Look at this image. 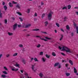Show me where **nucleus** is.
<instances>
[{"label":"nucleus","instance_id":"21","mask_svg":"<svg viewBox=\"0 0 78 78\" xmlns=\"http://www.w3.org/2000/svg\"><path fill=\"white\" fill-rule=\"evenodd\" d=\"M9 5L10 7H12V6H13V5H12V4L11 2L9 3Z\"/></svg>","mask_w":78,"mask_h":78},{"label":"nucleus","instance_id":"18","mask_svg":"<svg viewBox=\"0 0 78 78\" xmlns=\"http://www.w3.org/2000/svg\"><path fill=\"white\" fill-rule=\"evenodd\" d=\"M8 34L9 36H12V35H13V34L12 33L8 32Z\"/></svg>","mask_w":78,"mask_h":78},{"label":"nucleus","instance_id":"11","mask_svg":"<svg viewBox=\"0 0 78 78\" xmlns=\"http://www.w3.org/2000/svg\"><path fill=\"white\" fill-rule=\"evenodd\" d=\"M16 8H18V9H20V5L19 4H18L16 5Z\"/></svg>","mask_w":78,"mask_h":78},{"label":"nucleus","instance_id":"20","mask_svg":"<svg viewBox=\"0 0 78 78\" xmlns=\"http://www.w3.org/2000/svg\"><path fill=\"white\" fill-rule=\"evenodd\" d=\"M2 73H3L4 74H5V75L8 74V73L6 72V71H2Z\"/></svg>","mask_w":78,"mask_h":78},{"label":"nucleus","instance_id":"32","mask_svg":"<svg viewBox=\"0 0 78 78\" xmlns=\"http://www.w3.org/2000/svg\"><path fill=\"white\" fill-rule=\"evenodd\" d=\"M66 29H67L68 30H69V29H70V28L69 27V26L68 25H67L66 26Z\"/></svg>","mask_w":78,"mask_h":78},{"label":"nucleus","instance_id":"47","mask_svg":"<svg viewBox=\"0 0 78 78\" xmlns=\"http://www.w3.org/2000/svg\"><path fill=\"white\" fill-rule=\"evenodd\" d=\"M10 56V55L9 54H8V55H6V57L7 58H9V57Z\"/></svg>","mask_w":78,"mask_h":78},{"label":"nucleus","instance_id":"5","mask_svg":"<svg viewBox=\"0 0 78 78\" xmlns=\"http://www.w3.org/2000/svg\"><path fill=\"white\" fill-rule=\"evenodd\" d=\"M39 76L40 77V78H42L44 76V74L42 73H40L39 74Z\"/></svg>","mask_w":78,"mask_h":78},{"label":"nucleus","instance_id":"36","mask_svg":"<svg viewBox=\"0 0 78 78\" xmlns=\"http://www.w3.org/2000/svg\"><path fill=\"white\" fill-rule=\"evenodd\" d=\"M18 54L17 53H15L13 55V56H16Z\"/></svg>","mask_w":78,"mask_h":78},{"label":"nucleus","instance_id":"41","mask_svg":"<svg viewBox=\"0 0 78 78\" xmlns=\"http://www.w3.org/2000/svg\"><path fill=\"white\" fill-rule=\"evenodd\" d=\"M13 4H17V2H15L14 1H12Z\"/></svg>","mask_w":78,"mask_h":78},{"label":"nucleus","instance_id":"28","mask_svg":"<svg viewBox=\"0 0 78 78\" xmlns=\"http://www.w3.org/2000/svg\"><path fill=\"white\" fill-rule=\"evenodd\" d=\"M4 69L5 70H7V71H8V69L7 68H6V67L5 66L4 67Z\"/></svg>","mask_w":78,"mask_h":78},{"label":"nucleus","instance_id":"27","mask_svg":"<svg viewBox=\"0 0 78 78\" xmlns=\"http://www.w3.org/2000/svg\"><path fill=\"white\" fill-rule=\"evenodd\" d=\"M68 18L67 17H65L64 18V22H66V19H67Z\"/></svg>","mask_w":78,"mask_h":78},{"label":"nucleus","instance_id":"17","mask_svg":"<svg viewBox=\"0 0 78 78\" xmlns=\"http://www.w3.org/2000/svg\"><path fill=\"white\" fill-rule=\"evenodd\" d=\"M15 66L16 67H19L20 65L19 64H18V63H17L16 62V64H15Z\"/></svg>","mask_w":78,"mask_h":78},{"label":"nucleus","instance_id":"39","mask_svg":"<svg viewBox=\"0 0 78 78\" xmlns=\"http://www.w3.org/2000/svg\"><path fill=\"white\" fill-rule=\"evenodd\" d=\"M4 22H5V24H7V20L6 19H5L4 20Z\"/></svg>","mask_w":78,"mask_h":78},{"label":"nucleus","instance_id":"61","mask_svg":"<svg viewBox=\"0 0 78 78\" xmlns=\"http://www.w3.org/2000/svg\"><path fill=\"white\" fill-rule=\"evenodd\" d=\"M40 39L42 40V41H44V38H40Z\"/></svg>","mask_w":78,"mask_h":78},{"label":"nucleus","instance_id":"12","mask_svg":"<svg viewBox=\"0 0 78 78\" xmlns=\"http://www.w3.org/2000/svg\"><path fill=\"white\" fill-rule=\"evenodd\" d=\"M45 38L46 39H48V40H52L53 39L52 38H48L47 37H45Z\"/></svg>","mask_w":78,"mask_h":78},{"label":"nucleus","instance_id":"48","mask_svg":"<svg viewBox=\"0 0 78 78\" xmlns=\"http://www.w3.org/2000/svg\"><path fill=\"white\" fill-rule=\"evenodd\" d=\"M11 18L13 20H15V18L14 17H12Z\"/></svg>","mask_w":78,"mask_h":78},{"label":"nucleus","instance_id":"35","mask_svg":"<svg viewBox=\"0 0 78 78\" xmlns=\"http://www.w3.org/2000/svg\"><path fill=\"white\" fill-rule=\"evenodd\" d=\"M17 13L18 14L20 15V16H22V13H21L20 12H17Z\"/></svg>","mask_w":78,"mask_h":78},{"label":"nucleus","instance_id":"4","mask_svg":"<svg viewBox=\"0 0 78 78\" xmlns=\"http://www.w3.org/2000/svg\"><path fill=\"white\" fill-rule=\"evenodd\" d=\"M17 24L16 23L13 26V30H15L17 28Z\"/></svg>","mask_w":78,"mask_h":78},{"label":"nucleus","instance_id":"25","mask_svg":"<svg viewBox=\"0 0 78 78\" xmlns=\"http://www.w3.org/2000/svg\"><path fill=\"white\" fill-rule=\"evenodd\" d=\"M70 8H71V5H68V9H70Z\"/></svg>","mask_w":78,"mask_h":78},{"label":"nucleus","instance_id":"16","mask_svg":"<svg viewBox=\"0 0 78 78\" xmlns=\"http://www.w3.org/2000/svg\"><path fill=\"white\" fill-rule=\"evenodd\" d=\"M52 56H55L56 55V54H55V52H53L52 53Z\"/></svg>","mask_w":78,"mask_h":78},{"label":"nucleus","instance_id":"24","mask_svg":"<svg viewBox=\"0 0 78 78\" xmlns=\"http://www.w3.org/2000/svg\"><path fill=\"white\" fill-rule=\"evenodd\" d=\"M24 75L26 76L27 77H28V73H26V72H25L24 73Z\"/></svg>","mask_w":78,"mask_h":78},{"label":"nucleus","instance_id":"63","mask_svg":"<svg viewBox=\"0 0 78 78\" xmlns=\"http://www.w3.org/2000/svg\"><path fill=\"white\" fill-rule=\"evenodd\" d=\"M67 66H68V64H66V67H67Z\"/></svg>","mask_w":78,"mask_h":78},{"label":"nucleus","instance_id":"54","mask_svg":"<svg viewBox=\"0 0 78 78\" xmlns=\"http://www.w3.org/2000/svg\"><path fill=\"white\" fill-rule=\"evenodd\" d=\"M23 51H25V48H23L22 49Z\"/></svg>","mask_w":78,"mask_h":78},{"label":"nucleus","instance_id":"7","mask_svg":"<svg viewBox=\"0 0 78 78\" xmlns=\"http://www.w3.org/2000/svg\"><path fill=\"white\" fill-rule=\"evenodd\" d=\"M31 26V24H29L28 25H26L25 27V28H29V27H30Z\"/></svg>","mask_w":78,"mask_h":78},{"label":"nucleus","instance_id":"58","mask_svg":"<svg viewBox=\"0 0 78 78\" xmlns=\"http://www.w3.org/2000/svg\"><path fill=\"white\" fill-rule=\"evenodd\" d=\"M5 5V2H3L2 3V5Z\"/></svg>","mask_w":78,"mask_h":78},{"label":"nucleus","instance_id":"15","mask_svg":"<svg viewBox=\"0 0 78 78\" xmlns=\"http://www.w3.org/2000/svg\"><path fill=\"white\" fill-rule=\"evenodd\" d=\"M74 73H77V70H76V68H75L74 67Z\"/></svg>","mask_w":78,"mask_h":78},{"label":"nucleus","instance_id":"34","mask_svg":"<svg viewBox=\"0 0 78 78\" xmlns=\"http://www.w3.org/2000/svg\"><path fill=\"white\" fill-rule=\"evenodd\" d=\"M19 46L21 48L23 47V45H22V44H20Z\"/></svg>","mask_w":78,"mask_h":78},{"label":"nucleus","instance_id":"6","mask_svg":"<svg viewBox=\"0 0 78 78\" xmlns=\"http://www.w3.org/2000/svg\"><path fill=\"white\" fill-rule=\"evenodd\" d=\"M31 69L34 72H36V70L37 69H36L35 70H34V65H32V67H31Z\"/></svg>","mask_w":78,"mask_h":78},{"label":"nucleus","instance_id":"57","mask_svg":"<svg viewBox=\"0 0 78 78\" xmlns=\"http://www.w3.org/2000/svg\"><path fill=\"white\" fill-rule=\"evenodd\" d=\"M37 13H35L34 16L35 17H36V16H37Z\"/></svg>","mask_w":78,"mask_h":78},{"label":"nucleus","instance_id":"50","mask_svg":"<svg viewBox=\"0 0 78 78\" xmlns=\"http://www.w3.org/2000/svg\"><path fill=\"white\" fill-rule=\"evenodd\" d=\"M26 36L27 37H28V36H30V34H27V35H26Z\"/></svg>","mask_w":78,"mask_h":78},{"label":"nucleus","instance_id":"9","mask_svg":"<svg viewBox=\"0 0 78 78\" xmlns=\"http://www.w3.org/2000/svg\"><path fill=\"white\" fill-rule=\"evenodd\" d=\"M48 21H45L44 22V27H47V25H48Z\"/></svg>","mask_w":78,"mask_h":78},{"label":"nucleus","instance_id":"29","mask_svg":"<svg viewBox=\"0 0 78 78\" xmlns=\"http://www.w3.org/2000/svg\"><path fill=\"white\" fill-rule=\"evenodd\" d=\"M30 9H27V13L28 14H29V13H30Z\"/></svg>","mask_w":78,"mask_h":78},{"label":"nucleus","instance_id":"1","mask_svg":"<svg viewBox=\"0 0 78 78\" xmlns=\"http://www.w3.org/2000/svg\"><path fill=\"white\" fill-rule=\"evenodd\" d=\"M58 48L60 50H62V51H66V52H68L70 53H72V51L70 50V49L69 48H68L67 47H66L65 46H63L62 48L61 47V46H59Z\"/></svg>","mask_w":78,"mask_h":78},{"label":"nucleus","instance_id":"64","mask_svg":"<svg viewBox=\"0 0 78 78\" xmlns=\"http://www.w3.org/2000/svg\"><path fill=\"white\" fill-rule=\"evenodd\" d=\"M20 71L21 73H23V70H21Z\"/></svg>","mask_w":78,"mask_h":78},{"label":"nucleus","instance_id":"56","mask_svg":"<svg viewBox=\"0 0 78 78\" xmlns=\"http://www.w3.org/2000/svg\"><path fill=\"white\" fill-rule=\"evenodd\" d=\"M21 27H22V26L21 25H18V27L19 28H20Z\"/></svg>","mask_w":78,"mask_h":78},{"label":"nucleus","instance_id":"51","mask_svg":"<svg viewBox=\"0 0 78 78\" xmlns=\"http://www.w3.org/2000/svg\"><path fill=\"white\" fill-rule=\"evenodd\" d=\"M44 5V3L42 2L41 3V5Z\"/></svg>","mask_w":78,"mask_h":78},{"label":"nucleus","instance_id":"42","mask_svg":"<svg viewBox=\"0 0 78 78\" xmlns=\"http://www.w3.org/2000/svg\"><path fill=\"white\" fill-rule=\"evenodd\" d=\"M44 17H45V14H43L42 15L41 17H42V18H44Z\"/></svg>","mask_w":78,"mask_h":78},{"label":"nucleus","instance_id":"26","mask_svg":"<svg viewBox=\"0 0 78 78\" xmlns=\"http://www.w3.org/2000/svg\"><path fill=\"white\" fill-rule=\"evenodd\" d=\"M41 45L40 44H38L37 46V48H40L41 47Z\"/></svg>","mask_w":78,"mask_h":78},{"label":"nucleus","instance_id":"14","mask_svg":"<svg viewBox=\"0 0 78 78\" xmlns=\"http://www.w3.org/2000/svg\"><path fill=\"white\" fill-rule=\"evenodd\" d=\"M1 77L2 78H6V76L5 74H2L1 75Z\"/></svg>","mask_w":78,"mask_h":78},{"label":"nucleus","instance_id":"62","mask_svg":"<svg viewBox=\"0 0 78 78\" xmlns=\"http://www.w3.org/2000/svg\"><path fill=\"white\" fill-rule=\"evenodd\" d=\"M71 36H73V33H71Z\"/></svg>","mask_w":78,"mask_h":78},{"label":"nucleus","instance_id":"38","mask_svg":"<svg viewBox=\"0 0 78 78\" xmlns=\"http://www.w3.org/2000/svg\"><path fill=\"white\" fill-rule=\"evenodd\" d=\"M42 60L43 62H45V61H46V58H42Z\"/></svg>","mask_w":78,"mask_h":78},{"label":"nucleus","instance_id":"45","mask_svg":"<svg viewBox=\"0 0 78 78\" xmlns=\"http://www.w3.org/2000/svg\"><path fill=\"white\" fill-rule=\"evenodd\" d=\"M40 55H43V52H41L40 53Z\"/></svg>","mask_w":78,"mask_h":78},{"label":"nucleus","instance_id":"44","mask_svg":"<svg viewBox=\"0 0 78 78\" xmlns=\"http://www.w3.org/2000/svg\"><path fill=\"white\" fill-rule=\"evenodd\" d=\"M56 25H57V27H59V24L56 23Z\"/></svg>","mask_w":78,"mask_h":78},{"label":"nucleus","instance_id":"60","mask_svg":"<svg viewBox=\"0 0 78 78\" xmlns=\"http://www.w3.org/2000/svg\"><path fill=\"white\" fill-rule=\"evenodd\" d=\"M12 71H15V69H12Z\"/></svg>","mask_w":78,"mask_h":78},{"label":"nucleus","instance_id":"37","mask_svg":"<svg viewBox=\"0 0 78 78\" xmlns=\"http://www.w3.org/2000/svg\"><path fill=\"white\" fill-rule=\"evenodd\" d=\"M66 75L67 76H69L70 75V73H66Z\"/></svg>","mask_w":78,"mask_h":78},{"label":"nucleus","instance_id":"53","mask_svg":"<svg viewBox=\"0 0 78 78\" xmlns=\"http://www.w3.org/2000/svg\"><path fill=\"white\" fill-rule=\"evenodd\" d=\"M2 56H3V55H2V54H0V59H1V58L2 57Z\"/></svg>","mask_w":78,"mask_h":78},{"label":"nucleus","instance_id":"43","mask_svg":"<svg viewBox=\"0 0 78 78\" xmlns=\"http://www.w3.org/2000/svg\"><path fill=\"white\" fill-rule=\"evenodd\" d=\"M67 9V7H64L62 8V9L64 10Z\"/></svg>","mask_w":78,"mask_h":78},{"label":"nucleus","instance_id":"19","mask_svg":"<svg viewBox=\"0 0 78 78\" xmlns=\"http://www.w3.org/2000/svg\"><path fill=\"white\" fill-rule=\"evenodd\" d=\"M4 8L5 10L6 11V10L8 9V7H7L6 5H4Z\"/></svg>","mask_w":78,"mask_h":78},{"label":"nucleus","instance_id":"2","mask_svg":"<svg viewBox=\"0 0 78 78\" xmlns=\"http://www.w3.org/2000/svg\"><path fill=\"white\" fill-rule=\"evenodd\" d=\"M52 14H53V12H51L48 14V17L49 20H51V18H52Z\"/></svg>","mask_w":78,"mask_h":78},{"label":"nucleus","instance_id":"8","mask_svg":"<svg viewBox=\"0 0 78 78\" xmlns=\"http://www.w3.org/2000/svg\"><path fill=\"white\" fill-rule=\"evenodd\" d=\"M69 62L70 64L72 66H73V61H72L71 60H69Z\"/></svg>","mask_w":78,"mask_h":78},{"label":"nucleus","instance_id":"22","mask_svg":"<svg viewBox=\"0 0 78 78\" xmlns=\"http://www.w3.org/2000/svg\"><path fill=\"white\" fill-rule=\"evenodd\" d=\"M34 61H36H36H37V62H39V61L38 60H37V59L36 58H34Z\"/></svg>","mask_w":78,"mask_h":78},{"label":"nucleus","instance_id":"13","mask_svg":"<svg viewBox=\"0 0 78 78\" xmlns=\"http://www.w3.org/2000/svg\"><path fill=\"white\" fill-rule=\"evenodd\" d=\"M3 16V14L2 13L1 10H0V18H2V16Z\"/></svg>","mask_w":78,"mask_h":78},{"label":"nucleus","instance_id":"3","mask_svg":"<svg viewBox=\"0 0 78 78\" xmlns=\"http://www.w3.org/2000/svg\"><path fill=\"white\" fill-rule=\"evenodd\" d=\"M73 25L75 28H76V30H77L76 33L78 34V27L76 26V24L74 22H73Z\"/></svg>","mask_w":78,"mask_h":78},{"label":"nucleus","instance_id":"59","mask_svg":"<svg viewBox=\"0 0 78 78\" xmlns=\"http://www.w3.org/2000/svg\"><path fill=\"white\" fill-rule=\"evenodd\" d=\"M19 70V69H15V71H16V72L17 71Z\"/></svg>","mask_w":78,"mask_h":78},{"label":"nucleus","instance_id":"10","mask_svg":"<svg viewBox=\"0 0 78 78\" xmlns=\"http://www.w3.org/2000/svg\"><path fill=\"white\" fill-rule=\"evenodd\" d=\"M59 63L58 62L55 63L54 65V67H56V66H59Z\"/></svg>","mask_w":78,"mask_h":78},{"label":"nucleus","instance_id":"40","mask_svg":"<svg viewBox=\"0 0 78 78\" xmlns=\"http://www.w3.org/2000/svg\"><path fill=\"white\" fill-rule=\"evenodd\" d=\"M19 19H20V21H21V22H23V20L22 19V18L19 17Z\"/></svg>","mask_w":78,"mask_h":78},{"label":"nucleus","instance_id":"55","mask_svg":"<svg viewBox=\"0 0 78 78\" xmlns=\"http://www.w3.org/2000/svg\"><path fill=\"white\" fill-rule=\"evenodd\" d=\"M34 21H36L37 20V19L35 18H34Z\"/></svg>","mask_w":78,"mask_h":78},{"label":"nucleus","instance_id":"30","mask_svg":"<svg viewBox=\"0 0 78 78\" xmlns=\"http://www.w3.org/2000/svg\"><path fill=\"white\" fill-rule=\"evenodd\" d=\"M50 55H48L46 54V58H50Z\"/></svg>","mask_w":78,"mask_h":78},{"label":"nucleus","instance_id":"49","mask_svg":"<svg viewBox=\"0 0 78 78\" xmlns=\"http://www.w3.org/2000/svg\"><path fill=\"white\" fill-rule=\"evenodd\" d=\"M61 55H63V56H66V55H65V54L63 53H61Z\"/></svg>","mask_w":78,"mask_h":78},{"label":"nucleus","instance_id":"23","mask_svg":"<svg viewBox=\"0 0 78 78\" xmlns=\"http://www.w3.org/2000/svg\"><path fill=\"white\" fill-rule=\"evenodd\" d=\"M61 37L60 38V39L59 40L60 41H62V38H63V35H61Z\"/></svg>","mask_w":78,"mask_h":78},{"label":"nucleus","instance_id":"52","mask_svg":"<svg viewBox=\"0 0 78 78\" xmlns=\"http://www.w3.org/2000/svg\"><path fill=\"white\" fill-rule=\"evenodd\" d=\"M60 30H61L62 31V32H64V30L63 29H61Z\"/></svg>","mask_w":78,"mask_h":78},{"label":"nucleus","instance_id":"31","mask_svg":"<svg viewBox=\"0 0 78 78\" xmlns=\"http://www.w3.org/2000/svg\"><path fill=\"white\" fill-rule=\"evenodd\" d=\"M22 62H23V64H25V62H25V61L24 59H23Z\"/></svg>","mask_w":78,"mask_h":78},{"label":"nucleus","instance_id":"33","mask_svg":"<svg viewBox=\"0 0 78 78\" xmlns=\"http://www.w3.org/2000/svg\"><path fill=\"white\" fill-rule=\"evenodd\" d=\"M39 29H34L32 30V31H39Z\"/></svg>","mask_w":78,"mask_h":78},{"label":"nucleus","instance_id":"46","mask_svg":"<svg viewBox=\"0 0 78 78\" xmlns=\"http://www.w3.org/2000/svg\"><path fill=\"white\" fill-rule=\"evenodd\" d=\"M61 65L59 64L58 65V68H59V69L61 68Z\"/></svg>","mask_w":78,"mask_h":78}]
</instances>
